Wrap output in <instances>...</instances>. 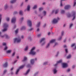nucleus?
<instances>
[{
  "mask_svg": "<svg viewBox=\"0 0 76 76\" xmlns=\"http://www.w3.org/2000/svg\"><path fill=\"white\" fill-rule=\"evenodd\" d=\"M61 37H60L58 39V40H61Z\"/></svg>",
  "mask_w": 76,
  "mask_h": 76,
  "instance_id": "52",
  "label": "nucleus"
},
{
  "mask_svg": "<svg viewBox=\"0 0 76 76\" xmlns=\"http://www.w3.org/2000/svg\"><path fill=\"white\" fill-rule=\"evenodd\" d=\"M41 34H38L37 35V37H41Z\"/></svg>",
  "mask_w": 76,
  "mask_h": 76,
  "instance_id": "44",
  "label": "nucleus"
},
{
  "mask_svg": "<svg viewBox=\"0 0 76 76\" xmlns=\"http://www.w3.org/2000/svg\"><path fill=\"white\" fill-rule=\"evenodd\" d=\"M67 16L68 18H69L70 17H71V15H70V14H68L67 15Z\"/></svg>",
  "mask_w": 76,
  "mask_h": 76,
  "instance_id": "36",
  "label": "nucleus"
},
{
  "mask_svg": "<svg viewBox=\"0 0 76 76\" xmlns=\"http://www.w3.org/2000/svg\"><path fill=\"white\" fill-rule=\"evenodd\" d=\"M58 12V10H56L55 12V14H57Z\"/></svg>",
  "mask_w": 76,
  "mask_h": 76,
  "instance_id": "32",
  "label": "nucleus"
},
{
  "mask_svg": "<svg viewBox=\"0 0 76 76\" xmlns=\"http://www.w3.org/2000/svg\"><path fill=\"white\" fill-rule=\"evenodd\" d=\"M21 41V39H20V38H16L14 39V43H15L16 42H17V43H19Z\"/></svg>",
  "mask_w": 76,
  "mask_h": 76,
  "instance_id": "3",
  "label": "nucleus"
},
{
  "mask_svg": "<svg viewBox=\"0 0 76 76\" xmlns=\"http://www.w3.org/2000/svg\"><path fill=\"white\" fill-rule=\"evenodd\" d=\"M19 30V29H17L15 31V33L16 34H17L18 32V30Z\"/></svg>",
  "mask_w": 76,
  "mask_h": 76,
  "instance_id": "31",
  "label": "nucleus"
},
{
  "mask_svg": "<svg viewBox=\"0 0 76 76\" xmlns=\"http://www.w3.org/2000/svg\"><path fill=\"white\" fill-rule=\"evenodd\" d=\"M1 15H0V23H1Z\"/></svg>",
  "mask_w": 76,
  "mask_h": 76,
  "instance_id": "37",
  "label": "nucleus"
},
{
  "mask_svg": "<svg viewBox=\"0 0 76 76\" xmlns=\"http://www.w3.org/2000/svg\"><path fill=\"white\" fill-rule=\"evenodd\" d=\"M17 13H18V12H17L16 11H15L14 12V14H17Z\"/></svg>",
  "mask_w": 76,
  "mask_h": 76,
  "instance_id": "53",
  "label": "nucleus"
},
{
  "mask_svg": "<svg viewBox=\"0 0 76 76\" xmlns=\"http://www.w3.org/2000/svg\"><path fill=\"white\" fill-rule=\"evenodd\" d=\"M36 8H37V6L36 5H34L33 7V9H36Z\"/></svg>",
  "mask_w": 76,
  "mask_h": 76,
  "instance_id": "26",
  "label": "nucleus"
},
{
  "mask_svg": "<svg viewBox=\"0 0 76 76\" xmlns=\"http://www.w3.org/2000/svg\"><path fill=\"white\" fill-rule=\"evenodd\" d=\"M8 64V63L7 62H5V63L3 65L4 67H6L7 66V64Z\"/></svg>",
  "mask_w": 76,
  "mask_h": 76,
  "instance_id": "14",
  "label": "nucleus"
},
{
  "mask_svg": "<svg viewBox=\"0 0 76 76\" xmlns=\"http://www.w3.org/2000/svg\"><path fill=\"white\" fill-rule=\"evenodd\" d=\"M53 70L54 74L56 73H57V70H56V69H54Z\"/></svg>",
  "mask_w": 76,
  "mask_h": 76,
  "instance_id": "22",
  "label": "nucleus"
},
{
  "mask_svg": "<svg viewBox=\"0 0 76 76\" xmlns=\"http://www.w3.org/2000/svg\"><path fill=\"white\" fill-rule=\"evenodd\" d=\"M45 38H43L41 40H40V43L41 42H42V41H44V40H45Z\"/></svg>",
  "mask_w": 76,
  "mask_h": 76,
  "instance_id": "19",
  "label": "nucleus"
},
{
  "mask_svg": "<svg viewBox=\"0 0 76 76\" xmlns=\"http://www.w3.org/2000/svg\"><path fill=\"white\" fill-rule=\"evenodd\" d=\"M43 14H44V15H46V12L45 11H44L43 12Z\"/></svg>",
  "mask_w": 76,
  "mask_h": 76,
  "instance_id": "33",
  "label": "nucleus"
},
{
  "mask_svg": "<svg viewBox=\"0 0 76 76\" xmlns=\"http://www.w3.org/2000/svg\"><path fill=\"white\" fill-rule=\"evenodd\" d=\"M3 27L4 29L2 30V32H4L6 31H7V27H8V25L6 23H4V24Z\"/></svg>",
  "mask_w": 76,
  "mask_h": 76,
  "instance_id": "1",
  "label": "nucleus"
},
{
  "mask_svg": "<svg viewBox=\"0 0 76 76\" xmlns=\"http://www.w3.org/2000/svg\"><path fill=\"white\" fill-rule=\"evenodd\" d=\"M27 67H31V66H30V64H28V65L27 66Z\"/></svg>",
  "mask_w": 76,
  "mask_h": 76,
  "instance_id": "47",
  "label": "nucleus"
},
{
  "mask_svg": "<svg viewBox=\"0 0 76 76\" xmlns=\"http://www.w3.org/2000/svg\"><path fill=\"white\" fill-rule=\"evenodd\" d=\"M3 45L4 46V45H6V43H3Z\"/></svg>",
  "mask_w": 76,
  "mask_h": 76,
  "instance_id": "43",
  "label": "nucleus"
},
{
  "mask_svg": "<svg viewBox=\"0 0 76 76\" xmlns=\"http://www.w3.org/2000/svg\"><path fill=\"white\" fill-rule=\"evenodd\" d=\"M29 9H30V5H28L27 6V10L28 11H29Z\"/></svg>",
  "mask_w": 76,
  "mask_h": 76,
  "instance_id": "18",
  "label": "nucleus"
},
{
  "mask_svg": "<svg viewBox=\"0 0 76 76\" xmlns=\"http://www.w3.org/2000/svg\"><path fill=\"white\" fill-rule=\"evenodd\" d=\"M70 7V5H66L64 7L65 9H69Z\"/></svg>",
  "mask_w": 76,
  "mask_h": 76,
  "instance_id": "11",
  "label": "nucleus"
},
{
  "mask_svg": "<svg viewBox=\"0 0 76 76\" xmlns=\"http://www.w3.org/2000/svg\"><path fill=\"white\" fill-rule=\"evenodd\" d=\"M63 34H64V31H63L61 32V35H63Z\"/></svg>",
  "mask_w": 76,
  "mask_h": 76,
  "instance_id": "46",
  "label": "nucleus"
},
{
  "mask_svg": "<svg viewBox=\"0 0 76 76\" xmlns=\"http://www.w3.org/2000/svg\"><path fill=\"white\" fill-rule=\"evenodd\" d=\"M62 62V60H60L59 61H57L56 64L55 65V66H56L57 64H58V63H61Z\"/></svg>",
  "mask_w": 76,
  "mask_h": 76,
  "instance_id": "12",
  "label": "nucleus"
},
{
  "mask_svg": "<svg viewBox=\"0 0 76 76\" xmlns=\"http://www.w3.org/2000/svg\"><path fill=\"white\" fill-rule=\"evenodd\" d=\"M66 41V39H65L64 40V42H65Z\"/></svg>",
  "mask_w": 76,
  "mask_h": 76,
  "instance_id": "64",
  "label": "nucleus"
},
{
  "mask_svg": "<svg viewBox=\"0 0 76 76\" xmlns=\"http://www.w3.org/2000/svg\"><path fill=\"white\" fill-rule=\"evenodd\" d=\"M72 26H73V24H70L69 28H71Z\"/></svg>",
  "mask_w": 76,
  "mask_h": 76,
  "instance_id": "48",
  "label": "nucleus"
},
{
  "mask_svg": "<svg viewBox=\"0 0 76 76\" xmlns=\"http://www.w3.org/2000/svg\"><path fill=\"white\" fill-rule=\"evenodd\" d=\"M12 52V50H8L7 51V53H10Z\"/></svg>",
  "mask_w": 76,
  "mask_h": 76,
  "instance_id": "20",
  "label": "nucleus"
},
{
  "mask_svg": "<svg viewBox=\"0 0 76 76\" xmlns=\"http://www.w3.org/2000/svg\"><path fill=\"white\" fill-rule=\"evenodd\" d=\"M66 47L67 46H66V45H64V48H66Z\"/></svg>",
  "mask_w": 76,
  "mask_h": 76,
  "instance_id": "60",
  "label": "nucleus"
},
{
  "mask_svg": "<svg viewBox=\"0 0 76 76\" xmlns=\"http://www.w3.org/2000/svg\"><path fill=\"white\" fill-rule=\"evenodd\" d=\"M74 67H75V65H73L72 66V68H73V69H74Z\"/></svg>",
  "mask_w": 76,
  "mask_h": 76,
  "instance_id": "57",
  "label": "nucleus"
},
{
  "mask_svg": "<svg viewBox=\"0 0 76 76\" xmlns=\"http://www.w3.org/2000/svg\"><path fill=\"white\" fill-rule=\"evenodd\" d=\"M33 30V28H31L29 30V31H32Z\"/></svg>",
  "mask_w": 76,
  "mask_h": 76,
  "instance_id": "55",
  "label": "nucleus"
},
{
  "mask_svg": "<svg viewBox=\"0 0 76 76\" xmlns=\"http://www.w3.org/2000/svg\"><path fill=\"white\" fill-rule=\"evenodd\" d=\"M72 16L73 17V18L72 19V20H73L75 19V16H76V12L75 11H72Z\"/></svg>",
  "mask_w": 76,
  "mask_h": 76,
  "instance_id": "6",
  "label": "nucleus"
},
{
  "mask_svg": "<svg viewBox=\"0 0 76 76\" xmlns=\"http://www.w3.org/2000/svg\"><path fill=\"white\" fill-rule=\"evenodd\" d=\"M28 49V46H26V48L25 49V51H26Z\"/></svg>",
  "mask_w": 76,
  "mask_h": 76,
  "instance_id": "29",
  "label": "nucleus"
},
{
  "mask_svg": "<svg viewBox=\"0 0 76 76\" xmlns=\"http://www.w3.org/2000/svg\"><path fill=\"white\" fill-rule=\"evenodd\" d=\"M7 49V47L6 46L4 48V50H6Z\"/></svg>",
  "mask_w": 76,
  "mask_h": 76,
  "instance_id": "42",
  "label": "nucleus"
},
{
  "mask_svg": "<svg viewBox=\"0 0 76 76\" xmlns=\"http://www.w3.org/2000/svg\"><path fill=\"white\" fill-rule=\"evenodd\" d=\"M16 1V0H12L10 2L11 3H13L15 2Z\"/></svg>",
  "mask_w": 76,
  "mask_h": 76,
  "instance_id": "15",
  "label": "nucleus"
},
{
  "mask_svg": "<svg viewBox=\"0 0 76 76\" xmlns=\"http://www.w3.org/2000/svg\"><path fill=\"white\" fill-rule=\"evenodd\" d=\"M8 7V6H7V4H6L4 7V8L5 9H7V8Z\"/></svg>",
  "mask_w": 76,
  "mask_h": 76,
  "instance_id": "16",
  "label": "nucleus"
},
{
  "mask_svg": "<svg viewBox=\"0 0 76 76\" xmlns=\"http://www.w3.org/2000/svg\"><path fill=\"white\" fill-rule=\"evenodd\" d=\"M16 18H15V17L13 18L11 20V23H15L16 22Z\"/></svg>",
  "mask_w": 76,
  "mask_h": 76,
  "instance_id": "8",
  "label": "nucleus"
},
{
  "mask_svg": "<svg viewBox=\"0 0 76 76\" xmlns=\"http://www.w3.org/2000/svg\"><path fill=\"white\" fill-rule=\"evenodd\" d=\"M43 10V8L42 7L40 8H39V11H41V10Z\"/></svg>",
  "mask_w": 76,
  "mask_h": 76,
  "instance_id": "35",
  "label": "nucleus"
},
{
  "mask_svg": "<svg viewBox=\"0 0 76 76\" xmlns=\"http://www.w3.org/2000/svg\"><path fill=\"white\" fill-rule=\"evenodd\" d=\"M5 36L6 38H7V37H8V36H7V35H6V34H5L4 35V36H1V37H4Z\"/></svg>",
  "mask_w": 76,
  "mask_h": 76,
  "instance_id": "25",
  "label": "nucleus"
},
{
  "mask_svg": "<svg viewBox=\"0 0 76 76\" xmlns=\"http://www.w3.org/2000/svg\"><path fill=\"white\" fill-rule=\"evenodd\" d=\"M29 72V69H28L26 73L24 74V75H28V74Z\"/></svg>",
  "mask_w": 76,
  "mask_h": 76,
  "instance_id": "17",
  "label": "nucleus"
},
{
  "mask_svg": "<svg viewBox=\"0 0 76 76\" xmlns=\"http://www.w3.org/2000/svg\"><path fill=\"white\" fill-rule=\"evenodd\" d=\"M40 26V22H39L37 25V27L38 28Z\"/></svg>",
  "mask_w": 76,
  "mask_h": 76,
  "instance_id": "21",
  "label": "nucleus"
},
{
  "mask_svg": "<svg viewBox=\"0 0 76 76\" xmlns=\"http://www.w3.org/2000/svg\"><path fill=\"white\" fill-rule=\"evenodd\" d=\"M13 68H11V71H12V70H13Z\"/></svg>",
  "mask_w": 76,
  "mask_h": 76,
  "instance_id": "62",
  "label": "nucleus"
},
{
  "mask_svg": "<svg viewBox=\"0 0 76 76\" xmlns=\"http://www.w3.org/2000/svg\"><path fill=\"white\" fill-rule=\"evenodd\" d=\"M70 57H71V55L69 54V55L68 56H67V59L70 58Z\"/></svg>",
  "mask_w": 76,
  "mask_h": 76,
  "instance_id": "23",
  "label": "nucleus"
},
{
  "mask_svg": "<svg viewBox=\"0 0 76 76\" xmlns=\"http://www.w3.org/2000/svg\"><path fill=\"white\" fill-rule=\"evenodd\" d=\"M35 47H33V48L31 49V51L29 53V54H32V55H35L36 53L34 52V51H33V50H35Z\"/></svg>",
  "mask_w": 76,
  "mask_h": 76,
  "instance_id": "2",
  "label": "nucleus"
},
{
  "mask_svg": "<svg viewBox=\"0 0 76 76\" xmlns=\"http://www.w3.org/2000/svg\"><path fill=\"white\" fill-rule=\"evenodd\" d=\"M27 59V58H26V57H24V59L23 60V61H25Z\"/></svg>",
  "mask_w": 76,
  "mask_h": 76,
  "instance_id": "28",
  "label": "nucleus"
},
{
  "mask_svg": "<svg viewBox=\"0 0 76 76\" xmlns=\"http://www.w3.org/2000/svg\"><path fill=\"white\" fill-rule=\"evenodd\" d=\"M24 18H23L22 17L21 18H20V20H21V21H22V20H23V19Z\"/></svg>",
  "mask_w": 76,
  "mask_h": 76,
  "instance_id": "45",
  "label": "nucleus"
},
{
  "mask_svg": "<svg viewBox=\"0 0 76 76\" xmlns=\"http://www.w3.org/2000/svg\"><path fill=\"white\" fill-rule=\"evenodd\" d=\"M65 52H66V53H67V49H65Z\"/></svg>",
  "mask_w": 76,
  "mask_h": 76,
  "instance_id": "49",
  "label": "nucleus"
},
{
  "mask_svg": "<svg viewBox=\"0 0 76 76\" xmlns=\"http://www.w3.org/2000/svg\"><path fill=\"white\" fill-rule=\"evenodd\" d=\"M7 72V70H4V73H3V74H4L5 73H6V72Z\"/></svg>",
  "mask_w": 76,
  "mask_h": 76,
  "instance_id": "39",
  "label": "nucleus"
},
{
  "mask_svg": "<svg viewBox=\"0 0 76 76\" xmlns=\"http://www.w3.org/2000/svg\"><path fill=\"white\" fill-rule=\"evenodd\" d=\"M25 65H22L17 70L16 72V75H18V72H19V70H20V69H22L23 68V67H25Z\"/></svg>",
  "mask_w": 76,
  "mask_h": 76,
  "instance_id": "4",
  "label": "nucleus"
},
{
  "mask_svg": "<svg viewBox=\"0 0 76 76\" xmlns=\"http://www.w3.org/2000/svg\"><path fill=\"white\" fill-rule=\"evenodd\" d=\"M50 32H49L48 34V35H50Z\"/></svg>",
  "mask_w": 76,
  "mask_h": 76,
  "instance_id": "54",
  "label": "nucleus"
},
{
  "mask_svg": "<svg viewBox=\"0 0 76 76\" xmlns=\"http://www.w3.org/2000/svg\"><path fill=\"white\" fill-rule=\"evenodd\" d=\"M47 64V62H45L43 64V65H46V64Z\"/></svg>",
  "mask_w": 76,
  "mask_h": 76,
  "instance_id": "41",
  "label": "nucleus"
},
{
  "mask_svg": "<svg viewBox=\"0 0 76 76\" xmlns=\"http://www.w3.org/2000/svg\"><path fill=\"white\" fill-rule=\"evenodd\" d=\"M19 13L20 15H22V13H23L22 11H20Z\"/></svg>",
  "mask_w": 76,
  "mask_h": 76,
  "instance_id": "30",
  "label": "nucleus"
},
{
  "mask_svg": "<svg viewBox=\"0 0 76 76\" xmlns=\"http://www.w3.org/2000/svg\"><path fill=\"white\" fill-rule=\"evenodd\" d=\"M75 43H74L72 44L71 46V47H73L74 46H75Z\"/></svg>",
  "mask_w": 76,
  "mask_h": 76,
  "instance_id": "38",
  "label": "nucleus"
},
{
  "mask_svg": "<svg viewBox=\"0 0 76 76\" xmlns=\"http://www.w3.org/2000/svg\"><path fill=\"white\" fill-rule=\"evenodd\" d=\"M15 55V52H14L12 54V56H14Z\"/></svg>",
  "mask_w": 76,
  "mask_h": 76,
  "instance_id": "50",
  "label": "nucleus"
},
{
  "mask_svg": "<svg viewBox=\"0 0 76 76\" xmlns=\"http://www.w3.org/2000/svg\"><path fill=\"white\" fill-rule=\"evenodd\" d=\"M70 69H68L67 70V72H70Z\"/></svg>",
  "mask_w": 76,
  "mask_h": 76,
  "instance_id": "56",
  "label": "nucleus"
},
{
  "mask_svg": "<svg viewBox=\"0 0 76 76\" xmlns=\"http://www.w3.org/2000/svg\"><path fill=\"white\" fill-rule=\"evenodd\" d=\"M9 18L8 17L7 18L6 20H7V21H9Z\"/></svg>",
  "mask_w": 76,
  "mask_h": 76,
  "instance_id": "40",
  "label": "nucleus"
},
{
  "mask_svg": "<svg viewBox=\"0 0 76 76\" xmlns=\"http://www.w3.org/2000/svg\"><path fill=\"white\" fill-rule=\"evenodd\" d=\"M62 65L63 68H65V67H67V64L66 63H63L62 64Z\"/></svg>",
  "mask_w": 76,
  "mask_h": 76,
  "instance_id": "10",
  "label": "nucleus"
},
{
  "mask_svg": "<svg viewBox=\"0 0 76 76\" xmlns=\"http://www.w3.org/2000/svg\"><path fill=\"white\" fill-rule=\"evenodd\" d=\"M39 31V28H38L37 29V31Z\"/></svg>",
  "mask_w": 76,
  "mask_h": 76,
  "instance_id": "61",
  "label": "nucleus"
},
{
  "mask_svg": "<svg viewBox=\"0 0 76 76\" xmlns=\"http://www.w3.org/2000/svg\"><path fill=\"white\" fill-rule=\"evenodd\" d=\"M59 18H58L57 20L54 19L52 21L53 23L55 24L57 23V22H58V20H59Z\"/></svg>",
  "mask_w": 76,
  "mask_h": 76,
  "instance_id": "7",
  "label": "nucleus"
},
{
  "mask_svg": "<svg viewBox=\"0 0 76 76\" xmlns=\"http://www.w3.org/2000/svg\"><path fill=\"white\" fill-rule=\"evenodd\" d=\"M56 41V39H52L50 41V42L48 43V45L46 46V48H47L48 47L50 46V43H53V42H55Z\"/></svg>",
  "mask_w": 76,
  "mask_h": 76,
  "instance_id": "5",
  "label": "nucleus"
},
{
  "mask_svg": "<svg viewBox=\"0 0 76 76\" xmlns=\"http://www.w3.org/2000/svg\"><path fill=\"white\" fill-rule=\"evenodd\" d=\"M64 0H61V2L60 5V6H62L63 4H62V1H64Z\"/></svg>",
  "mask_w": 76,
  "mask_h": 76,
  "instance_id": "24",
  "label": "nucleus"
},
{
  "mask_svg": "<svg viewBox=\"0 0 76 76\" xmlns=\"http://www.w3.org/2000/svg\"><path fill=\"white\" fill-rule=\"evenodd\" d=\"M25 29V26H23L21 29V30H24Z\"/></svg>",
  "mask_w": 76,
  "mask_h": 76,
  "instance_id": "27",
  "label": "nucleus"
},
{
  "mask_svg": "<svg viewBox=\"0 0 76 76\" xmlns=\"http://www.w3.org/2000/svg\"><path fill=\"white\" fill-rule=\"evenodd\" d=\"M27 22L29 26H30V27H31L32 25V23H31V21L28 20Z\"/></svg>",
  "mask_w": 76,
  "mask_h": 76,
  "instance_id": "9",
  "label": "nucleus"
},
{
  "mask_svg": "<svg viewBox=\"0 0 76 76\" xmlns=\"http://www.w3.org/2000/svg\"><path fill=\"white\" fill-rule=\"evenodd\" d=\"M45 42H44L43 43L42 45H44V44H45Z\"/></svg>",
  "mask_w": 76,
  "mask_h": 76,
  "instance_id": "59",
  "label": "nucleus"
},
{
  "mask_svg": "<svg viewBox=\"0 0 76 76\" xmlns=\"http://www.w3.org/2000/svg\"><path fill=\"white\" fill-rule=\"evenodd\" d=\"M61 13L62 14L64 13V10H62Z\"/></svg>",
  "mask_w": 76,
  "mask_h": 76,
  "instance_id": "34",
  "label": "nucleus"
},
{
  "mask_svg": "<svg viewBox=\"0 0 76 76\" xmlns=\"http://www.w3.org/2000/svg\"><path fill=\"white\" fill-rule=\"evenodd\" d=\"M76 2H74V4L73 5V6H75V5H76Z\"/></svg>",
  "mask_w": 76,
  "mask_h": 76,
  "instance_id": "51",
  "label": "nucleus"
},
{
  "mask_svg": "<svg viewBox=\"0 0 76 76\" xmlns=\"http://www.w3.org/2000/svg\"><path fill=\"white\" fill-rule=\"evenodd\" d=\"M21 38H22V39L23 38V36H21Z\"/></svg>",
  "mask_w": 76,
  "mask_h": 76,
  "instance_id": "63",
  "label": "nucleus"
},
{
  "mask_svg": "<svg viewBox=\"0 0 76 76\" xmlns=\"http://www.w3.org/2000/svg\"><path fill=\"white\" fill-rule=\"evenodd\" d=\"M58 45V43H55L54 46H56V45Z\"/></svg>",
  "mask_w": 76,
  "mask_h": 76,
  "instance_id": "58",
  "label": "nucleus"
},
{
  "mask_svg": "<svg viewBox=\"0 0 76 76\" xmlns=\"http://www.w3.org/2000/svg\"><path fill=\"white\" fill-rule=\"evenodd\" d=\"M30 63L31 64H33L34 63V59H31L30 60Z\"/></svg>",
  "mask_w": 76,
  "mask_h": 76,
  "instance_id": "13",
  "label": "nucleus"
}]
</instances>
